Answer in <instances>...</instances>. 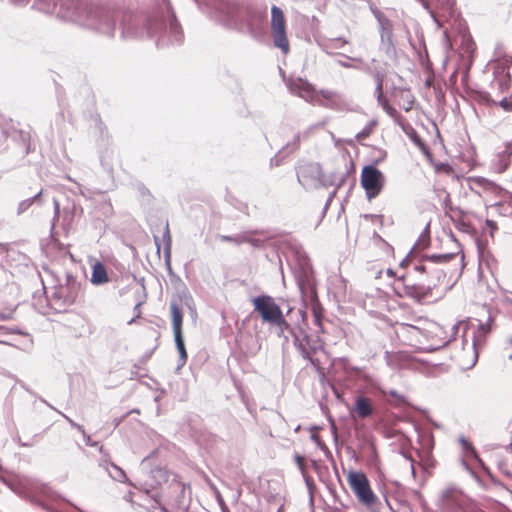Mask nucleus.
Instances as JSON below:
<instances>
[{
	"label": "nucleus",
	"instance_id": "obj_1",
	"mask_svg": "<svg viewBox=\"0 0 512 512\" xmlns=\"http://www.w3.org/2000/svg\"><path fill=\"white\" fill-rule=\"evenodd\" d=\"M454 254L424 255L413 263V269L398 276L392 286L399 297H407L418 303H428L439 293L445 273L437 264L448 263Z\"/></svg>",
	"mask_w": 512,
	"mask_h": 512
},
{
	"label": "nucleus",
	"instance_id": "obj_2",
	"mask_svg": "<svg viewBox=\"0 0 512 512\" xmlns=\"http://www.w3.org/2000/svg\"><path fill=\"white\" fill-rule=\"evenodd\" d=\"M347 482L360 504L367 508H374V506L380 505L379 498L374 493L370 481L364 472L349 471Z\"/></svg>",
	"mask_w": 512,
	"mask_h": 512
},
{
	"label": "nucleus",
	"instance_id": "obj_3",
	"mask_svg": "<svg viewBox=\"0 0 512 512\" xmlns=\"http://www.w3.org/2000/svg\"><path fill=\"white\" fill-rule=\"evenodd\" d=\"M488 331L489 329L485 325L480 324L477 329L473 331L471 342L469 343L467 340L464 341L461 351L453 356L458 366L461 368H470L475 365L478 357V347L484 344L485 336Z\"/></svg>",
	"mask_w": 512,
	"mask_h": 512
},
{
	"label": "nucleus",
	"instance_id": "obj_4",
	"mask_svg": "<svg viewBox=\"0 0 512 512\" xmlns=\"http://www.w3.org/2000/svg\"><path fill=\"white\" fill-rule=\"evenodd\" d=\"M361 185L368 199L376 198L383 190L385 176L373 165L364 166L361 171Z\"/></svg>",
	"mask_w": 512,
	"mask_h": 512
},
{
	"label": "nucleus",
	"instance_id": "obj_5",
	"mask_svg": "<svg viewBox=\"0 0 512 512\" xmlns=\"http://www.w3.org/2000/svg\"><path fill=\"white\" fill-rule=\"evenodd\" d=\"M271 30L274 45L287 54L290 46L286 35V20L282 9L277 6L271 8Z\"/></svg>",
	"mask_w": 512,
	"mask_h": 512
},
{
	"label": "nucleus",
	"instance_id": "obj_6",
	"mask_svg": "<svg viewBox=\"0 0 512 512\" xmlns=\"http://www.w3.org/2000/svg\"><path fill=\"white\" fill-rule=\"evenodd\" d=\"M254 311L257 312L263 323L271 324L282 313L275 299L269 295H261L252 299Z\"/></svg>",
	"mask_w": 512,
	"mask_h": 512
},
{
	"label": "nucleus",
	"instance_id": "obj_7",
	"mask_svg": "<svg viewBox=\"0 0 512 512\" xmlns=\"http://www.w3.org/2000/svg\"><path fill=\"white\" fill-rule=\"evenodd\" d=\"M300 289L305 300L309 301V305L314 316L315 325L321 328L324 309L318 299L316 287L313 284L307 282L301 284Z\"/></svg>",
	"mask_w": 512,
	"mask_h": 512
},
{
	"label": "nucleus",
	"instance_id": "obj_8",
	"mask_svg": "<svg viewBox=\"0 0 512 512\" xmlns=\"http://www.w3.org/2000/svg\"><path fill=\"white\" fill-rule=\"evenodd\" d=\"M412 139L414 143L420 148L423 154L426 156L429 163L433 166L435 173L443 174L447 176H453L455 174L453 167L448 163L436 162L428 148V146L421 140V138L413 131Z\"/></svg>",
	"mask_w": 512,
	"mask_h": 512
},
{
	"label": "nucleus",
	"instance_id": "obj_9",
	"mask_svg": "<svg viewBox=\"0 0 512 512\" xmlns=\"http://www.w3.org/2000/svg\"><path fill=\"white\" fill-rule=\"evenodd\" d=\"M395 334L402 344L416 346L421 335V330L414 325L401 323L397 325Z\"/></svg>",
	"mask_w": 512,
	"mask_h": 512
},
{
	"label": "nucleus",
	"instance_id": "obj_10",
	"mask_svg": "<svg viewBox=\"0 0 512 512\" xmlns=\"http://www.w3.org/2000/svg\"><path fill=\"white\" fill-rule=\"evenodd\" d=\"M470 188L473 192L477 193L480 196L483 195H495L498 196L500 194V187L494 182L483 178V177H474L470 179Z\"/></svg>",
	"mask_w": 512,
	"mask_h": 512
},
{
	"label": "nucleus",
	"instance_id": "obj_11",
	"mask_svg": "<svg viewBox=\"0 0 512 512\" xmlns=\"http://www.w3.org/2000/svg\"><path fill=\"white\" fill-rule=\"evenodd\" d=\"M297 347L301 351V354L305 359L309 360L314 366L317 365V363L313 359V356L315 355L317 350L322 347L321 344H317V342L311 343L310 337L305 336L299 341Z\"/></svg>",
	"mask_w": 512,
	"mask_h": 512
},
{
	"label": "nucleus",
	"instance_id": "obj_12",
	"mask_svg": "<svg viewBox=\"0 0 512 512\" xmlns=\"http://www.w3.org/2000/svg\"><path fill=\"white\" fill-rule=\"evenodd\" d=\"M373 405L371 399L359 396L356 398L352 414L356 415L360 419H365L373 414Z\"/></svg>",
	"mask_w": 512,
	"mask_h": 512
},
{
	"label": "nucleus",
	"instance_id": "obj_13",
	"mask_svg": "<svg viewBox=\"0 0 512 512\" xmlns=\"http://www.w3.org/2000/svg\"><path fill=\"white\" fill-rule=\"evenodd\" d=\"M170 311L172 316V327L174 336L183 335V313L177 303H171Z\"/></svg>",
	"mask_w": 512,
	"mask_h": 512
},
{
	"label": "nucleus",
	"instance_id": "obj_14",
	"mask_svg": "<svg viewBox=\"0 0 512 512\" xmlns=\"http://www.w3.org/2000/svg\"><path fill=\"white\" fill-rule=\"evenodd\" d=\"M109 281L106 267L101 262H95L92 266L91 282L96 285L104 284Z\"/></svg>",
	"mask_w": 512,
	"mask_h": 512
},
{
	"label": "nucleus",
	"instance_id": "obj_15",
	"mask_svg": "<svg viewBox=\"0 0 512 512\" xmlns=\"http://www.w3.org/2000/svg\"><path fill=\"white\" fill-rule=\"evenodd\" d=\"M398 99V105L406 112L413 108L415 103V97L409 89H400L396 95Z\"/></svg>",
	"mask_w": 512,
	"mask_h": 512
},
{
	"label": "nucleus",
	"instance_id": "obj_16",
	"mask_svg": "<svg viewBox=\"0 0 512 512\" xmlns=\"http://www.w3.org/2000/svg\"><path fill=\"white\" fill-rule=\"evenodd\" d=\"M349 44V41L343 37L330 38L325 42V47L329 53H338L337 51Z\"/></svg>",
	"mask_w": 512,
	"mask_h": 512
},
{
	"label": "nucleus",
	"instance_id": "obj_17",
	"mask_svg": "<svg viewBox=\"0 0 512 512\" xmlns=\"http://www.w3.org/2000/svg\"><path fill=\"white\" fill-rule=\"evenodd\" d=\"M379 103L381 104L384 111L390 117H392L403 128L404 131H406L405 125H404V118L398 113V111L394 107H392L389 104L388 100L384 99L382 102H379Z\"/></svg>",
	"mask_w": 512,
	"mask_h": 512
},
{
	"label": "nucleus",
	"instance_id": "obj_18",
	"mask_svg": "<svg viewBox=\"0 0 512 512\" xmlns=\"http://www.w3.org/2000/svg\"><path fill=\"white\" fill-rule=\"evenodd\" d=\"M270 325L277 328V335L279 337H282L285 331L291 330V325L288 323L283 313L279 314Z\"/></svg>",
	"mask_w": 512,
	"mask_h": 512
},
{
	"label": "nucleus",
	"instance_id": "obj_19",
	"mask_svg": "<svg viewBox=\"0 0 512 512\" xmlns=\"http://www.w3.org/2000/svg\"><path fill=\"white\" fill-rule=\"evenodd\" d=\"M174 338H175L176 348L179 352L180 362L182 363V365H184L188 359V354H187V351L185 348V343H184V337H183V335H176V336H174Z\"/></svg>",
	"mask_w": 512,
	"mask_h": 512
},
{
	"label": "nucleus",
	"instance_id": "obj_20",
	"mask_svg": "<svg viewBox=\"0 0 512 512\" xmlns=\"http://www.w3.org/2000/svg\"><path fill=\"white\" fill-rule=\"evenodd\" d=\"M377 124L378 123L376 120H372L371 122H369L360 132L356 134V140L358 142H362L368 137H370V135L374 132Z\"/></svg>",
	"mask_w": 512,
	"mask_h": 512
},
{
	"label": "nucleus",
	"instance_id": "obj_21",
	"mask_svg": "<svg viewBox=\"0 0 512 512\" xmlns=\"http://www.w3.org/2000/svg\"><path fill=\"white\" fill-rule=\"evenodd\" d=\"M66 290L68 294L66 296L65 302L68 304L75 303L80 291V285L77 283H70L66 286Z\"/></svg>",
	"mask_w": 512,
	"mask_h": 512
},
{
	"label": "nucleus",
	"instance_id": "obj_22",
	"mask_svg": "<svg viewBox=\"0 0 512 512\" xmlns=\"http://www.w3.org/2000/svg\"><path fill=\"white\" fill-rule=\"evenodd\" d=\"M294 459H295V462H296L297 467L300 470L301 474L302 475L307 474L308 469H307V463H306L304 456H302L300 454H295Z\"/></svg>",
	"mask_w": 512,
	"mask_h": 512
},
{
	"label": "nucleus",
	"instance_id": "obj_23",
	"mask_svg": "<svg viewBox=\"0 0 512 512\" xmlns=\"http://www.w3.org/2000/svg\"><path fill=\"white\" fill-rule=\"evenodd\" d=\"M376 93L378 102H382L384 99H386L383 93V79L381 77H378Z\"/></svg>",
	"mask_w": 512,
	"mask_h": 512
},
{
	"label": "nucleus",
	"instance_id": "obj_24",
	"mask_svg": "<svg viewBox=\"0 0 512 512\" xmlns=\"http://www.w3.org/2000/svg\"><path fill=\"white\" fill-rule=\"evenodd\" d=\"M499 105L505 110V111H512V102L508 101L506 98L502 99L499 103Z\"/></svg>",
	"mask_w": 512,
	"mask_h": 512
},
{
	"label": "nucleus",
	"instance_id": "obj_25",
	"mask_svg": "<svg viewBox=\"0 0 512 512\" xmlns=\"http://www.w3.org/2000/svg\"><path fill=\"white\" fill-rule=\"evenodd\" d=\"M302 476L304 478V481H305L307 487L310 488V489L313 488L314 487V480H313V478L308 473L304 474Z\"/></svg>",
	"mask_w": 512,
	"mask_h": 512
},
{
	"label": "nucleus",
	"instance_id": "obj_26",
	"mask_svg": "<svg viewBox=\"0 0 512 512\" xmlns=\"http://www.w3.org/2000/svg\"><path fill=\"white\" fill-rule=\"evenodd\" d=\"M383 30L385 31L388 39H390L392 36V25L389 22H386L383 24Z\"/></svg>",
	"mask_w": 512,
	"mask_h": 512
},
{
	"label": "nucleus",
	"instance_id": "obj_27",
	"mask_svg": "<svg viewBox=\"0 0 512 512\" xmlns=\"http://www.w3.org/2000/svg\"><path fill=\"white\" fill-rule=\"evenodd\" d=\"M163 240L164 241L166 240L168 244H170V242H171V236H170V231H169L168 224H166V226L164 228Z\"/></svg>",
	"mask_w": 512,
	"mask_h": 512
},
{
	"label": "nucleus",
	"instance_id": "obj_28",
	"mask_svg": "<svg viewBox=\"0 0 512 512\" xmlns=\"http://www.w3.org/2000/svg\"><path fill=\"white\" fill-rule=\"evenodd\" d=\"M311 466L313 467V469L316 471V472H320L321 470V465L318 461L316 460H311Z\"/></svg>",
	"mask_w": 512,
	"mask_h": 512
},
{
	"label": "nucleus",
	"instance_id": "obj_29",
	"mask_svg": "<svg viewBox=\"0 0 512 512\" xmlns=\"http://www.w3.org/2000/svg\"><path fill=\"white\" fill-rule=\"evenodd\" d=\"M507 166H508V163L505 162V163H500L498 168H497V172L498 173H502L504 172L506 169H507Z\"/></svg>",
	"mask_w": 512,
	"mask_h": 512
},
{
	"label": "nucleus",
	"instance_id": "obj_30",
	"mask_svg": "<svg viewBox=\"0 0 512 512\" xmlns=\"http://www.w3.org/2000/svg\"><path fill=\"white\" fill-rule=\"evenodd\" d=\"M387 276L397 279L396 273L392 269H387L386 271ZM396 280H394L395 282Z\"/></svg>",
	"mask_w": 512,
	"mask_h": 512
},
{
	"label": "nucleus",
	"instance_id": "obj_31",
	"mask_svg": "<svg viewBox=\"0 0 512 512\" xmlns=\"http://www.w3.org/2000/svg\"><path fill=\"white\" fill-rule=\"evenodd\" d=\"M467 512H485L481 508L473 506Z\"/></svg>",
	"mask_w": 512,
	"mask_h": 512
},
{
	"label": "nucleus",
	"instance_id": "obj_32",
	"mask_svg": "<svg viewBox=\"0 0 512 512\" xmlns=\"http://www.w3.org/2000/svg\"><path fill=\"white\" fill-rule=\"evenodd\" d=\"M224 241H235L232 237L229 236H223L222 238Z\"/></svg>",
	"mask_w": 512,
	"mask_h": 512
},
{
	"label": "nucleus",
	"instance_id": "obj_33",
	"mask_svg": "<svg viewBox=\"0 0 512 512\" xmlns=\"http://www.w3.org/2000/svg\"><path fill=\"white\" fill-rule=\"evenodd\" d=\"M379 505L374 506V508H369L372 512H380L378 510Z\"/></svg>",
	"mask_w": 512,
	"mask_h": 512
},
{
	"label": "nucleus",
	"instance_id": "obj_34",
	"mask_svg": "<svg viewBox=\"0 0 512 512\" xmlns=\"http://www.w3.org/2000/svg\"><path fill=\"white\" fill-rule=\"evenodd\" d=\"M462 442H463V444H464L465 446L470 445V444L467 442V440H464V439H463V440H462Z\"/></svg>",
	"mask_w": 512,
	"mask_h": 512
},
{
	"label": "nucleus",
	"instance_id": "obj_35",
	"mask_svg": "<svg viewBox=\"0 0 512 512\" xmlns=\"http://www.w3.org/2000/svg\"><path fill=\"white\" fill-rule=\"evenodd\" d=\"M312 438H313L314 440H316V441L318 440V436H317V435H315V434H314V435H312Z\"/></svg>",
	"mask_w": 512,
	"mask_h": 512
},
{
	"label": "nucleus",
	"instance_id": "obj_36",
	"mask_svg": "<svg viewBox=\"0 0 512 512\" xmlns=\"http://www.w3.org/2000/svg\"><path fill=\"white\" fill-rule=\"evenodd\" d=\"M155 241H156L157 247H160V244L157 243V238L156 237H155Z\"/></svg>",
	"mask_w": 512,
	"mask_h": 512
}]
</instances>
